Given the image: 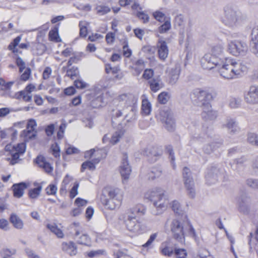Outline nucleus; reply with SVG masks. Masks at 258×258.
I'll list each match as a JSON object with an SVG mask.
<instances>
[{
    "label": "nucleus",
    "instance_id": "nucleus-1",
    "mask_svg": "<svg viewBox=\"0 0 258 258\" xmlns=\"http://www.w3.org/2000/svg\"><path fill=\"white\" fill-rule=\"evenodd\" d=\"M184 220L181 218L174 219L170 225L173 238L181 242L184 241L186 234L195 239L197 238L195 229L188 221L186 215H184Z\"/></svg>",
    "mask_w": 258,
    "mask_h": 258
},
{
    "label": "nucleus",
    "instance_id": "nucleus-2",
    "mask_svg": "<svg viewBox=\"0 0 258 258\" xmlns=\"http://www.w3.org/2000/svg\"><path fill=\"white\" fill-rule=\"evenodd\" d=\"M225 57L223 55V47L221 44L213 46L211 52L206 53L201 59L202 67L205 69L220 68L223 64Z\"/></svg>",
    "mask_w": 258,
    "mask_h": 258
},
{
    "label": "nucleus",
    "instance_id": "nucleus-3",
    "mask_svg": "<svg viewBox=\"0 0 258 258\" xmlns=\"http://www.w3.org/2000/svg\"><path fill=\"white\" fill-rule=\"evenodd\" d=\"M146 208L143 205H137L132 210V215H128L125 220L127 230L136 234L145 232L147 230L145 224L136 219V214L142 216L145 215Z\"/></svg>",
    "mask_w": 258,
    "mask_h": 258
},
{
    "label": "nucleus",
    "instance_id": "nucleus-4",
    "mask_svg": "<svg viewBox=\"0 0 258 258\" xmlns=\"http://www.w3.org/2000/svg\"><path fill=\"white\" fill-rule=\"evenodd\" d=\"M145 198L152 202L156 211L155 215H160L168 206V200L165 191L161 188H156L147 191L145 194Z\"/></svg>",
    "mask_w": 258,
    "mask_h": 258
},
{
    "label": "nucleus",
    "instance_id": "nucleus-5",
    "mask_svg": "<svg viewBox=\"0 0 258 258\" xmlns=\"http://www.w3.org/2000/svg\"><path fill=\"white\" fill-rule=\"evenodd\" d=\"M241 65L239 62L235 61L229 60L227 63H225L224 60L223 61V64L220 68H217L220 75L225 79H231L233 77L239 75L240 73Z\"/></svg>",
    "mask_w": 258,
    "mask_h": 258
},
{
    "label": "nucleus",
    "instance_id": "nucleus-6",
    "mask_svg": "<svg viewBox=\"0 0 258 258\" xmlns=\"http://www.w3.org/2000/svg\"><path fill=\"white\" fill-rule=\"evenodd\" d=\"M107 192L108 198L103 201L107 209L114 210L118 207L122 199V194L118 188H107L105 190Z\"/></svg>",
    "mask_w": 258,
    "mask_h": 258
},
{
    "label": "nucleus",
    "instance_id": "nucleus-7",
    "mask_svg": "<svg viewBox=\"0 0 258 258\" xmlns=\"http://www.w3.org/2000/svg\"><path fill=\"white\" fill-rule=\"evenodd\" d=\"M224 16L223 17V23L230 28H233L240 23L242 17L240 12L233 9L231 7H225Z\"/></svg>",
    "mask_w": 258,
    "mask_h": 258
},
{
    "label": "nucleus",
    "instance_id": "nucleus-8",
    "mask_svg": "<svg viewBox=\"0 0 258 258\" xmlns=\"http://www.w3.org/2000/svg\"><path fill=\"white\" fill-rule=\"evenodd\" d=\"M181 95H189L190 97H215L218 95V92L213 88H184L181 89Z\"/></svg>",
    "mask_w": 258,
    "mask_h": 258
},
{
    "label": "nucleus",
    "instance_id": "nucleus-9",
    "mask_svg": "<svg viewBox=\"0 0 258 258\" xmlns=\"http://www.w3.org/2000/svg\"><path fill=\"white\" fill-rule=\"evenodd\" d=\"M5 149L11 155V158H7V160L10 161V164L14 165L19 162L20 156L25 153L26 145L24 143H18L16 146L9 144L5 146Z\"/></svg>",
    "mask_w": 258,
    "mask_h": 258
},
{
    "label": "nucleus",
    "instance_id": "nucleus-10",
    "mask_svg": "<svg viewBox=\"0 0 258 258\" xmlns=\"http://www.w3.org/2000/svg\"><path fill=\"white\" fill-rule=\"evenodd\" d=\"M207 98H203L202 100L199 101V98H197L194 101V102L197 106L203 107L202 116L205 121L215 119L217 116V113L211 109L210 103Z\"/></svg>",
    "mask_w": 258,
    "mask_h": 258
},
{
    "label": "nucleus",
    "instance_id": "nucleus-11",
    "mask_svg": "<svg viewBox=\"0 0 258 258\" xmlns=\"http://www.w3.org/2000/svg\"><path fill=\"white\" fill-rule=\"evenodd\" d=\"M70 226L74 230L73 237L78 243L86 245L90 244L91 241L90 236L84 232L79 223H74Z\"/></svg>",
    "mask_w": 258,
    "mask_h": 258
},
{
    "label": "nucleus",
    "instance_id": "nucleus-12",
    "mask_svg": "<svg viewBox=\"0 0 258 258\" xmlns=\"http://www.w3.org/2000/svg\"><path fill=\"white\" fill-rule=\"evenodd\" d=\"M160 118L164 123L166 129L172 132L175 128V120L173 118V113L168 107H164L160 111Z\"/></svg>",
    "mask_w": 258,
    "mask_h": 258
},
{
    "label": "nucleus",
    "instance_id": "nucleus-13",
    "mask_svg": "<svg viewBox=\"0 0 258 258\" xmlns=\"http://www.w3.org/2000/svg\"><path fill=\"white\" fill-rule=\"evenodd\" d=\"M228 51L235 56L244 55L248 50V46L242 41H231L228 44Z\"/></svg>",
    "mask_w": 258,
    "mask_h": 258
},
{
    "label": "nucleus",
    "instance_id": "nucleus-14",
    "mask_svg": "<svg viewBox=\"0 0 258 258\" xmlns=\"http://www.w3.org/2000/svg\"><path fill=\"white\" fill-rule=\"evenodd\" d=\"M224 173L225 170L222 167L217 166L210 167L205 176L207 183L210 185L215 184L219 179L222 178Z\"/></svg>",
    "mask_w": 258,
    "mask_h": 258
},
{
    "label": "nucleus",
    "instance_id": "nucleus-15",
    "mask_svg": "<svg viewBox=\"0 0 258 258\" xmlns=\"http://www.w3.org/2000/svg\"><path fill=\"white\" fill-rule=\"evenodd\" d=\"M182 176L184 183V186L187 190V194L189 197L194 198L195 196V184L191 172L189 168L184 167L182 170Z\"/></svg>",
    "mask_w": 258,
    "mask_h": 258
},
{
    "label": "nucleus",
    "instance_id": "nucleus-16",
    "mask_svg": "<svg viewBox=\"0 0 258 258\" xmlns=\"http://www.w3.org/2000/svg\"><path fill=\"white\" fill-rule=\"evenodd\" d=\"M144 154L150 162L154 163L161 157L162 151L160 148L158 147H150L145 150Z\"/></svg>",
    "mask_w": 258,
    "mask_h": 258
},
{
    "label": "nucleus",
    "instance_id": "nucleus-17",
    "mask_svg": "<svg viewBox=\"0 0 258 258\" xmlns=\"http://www.w3.org/2000/svg\"><path fill=\"white\" fill-rule=\"evenodd\" d=\"M131 172V167L127 161V155L124 154L123 156L122 162L120 166V173L122 178L125 179L129 178Z\"/></svg>",
    "mask_w": 258,
    "mask_h": 258
},
{
    "label": "nucleus",
    "instance_id": "nucleus-18",
    "mask_svg": "<svg viewBox=\"0 0 258 258\" xmlns=\"http://www.w3.org/2000/svg\"><path fill=\"white\" fill-rule=\"evenodd\" d=\"M36 123L34 119H29L27 125L26 130L22 131V136L32 139L36 136V132L35 131V127Z\"/></svg>",
    "mask_w": 258,
    "mask_h": 258
},
{
    "label": "nucleus",
    "instance_id": "nucleus-19",
    "mask_svg": "<svg viewBox=\"0 0 258 258\" xmlns=\"http://www.w3.org/2000/svg\"><path fill=\"white\" fill-rule=\"evenodd\" d=\"M61 249L71 256L75 255L78 252L77 246L75 242L73 241L62 242L61 243Z\"/></svg>",
    "mask_w": 258,
    "mask_h": 258
},
{
    "label": "nucleus",
    "instance_id": "nucleus-20",
    "mask_svg": "<svg viewBox=\"0 0 258 258\" xmlns=\"http://www.w3.org/2000/svg\"><path fill=\"white\" fill-rule=\"evenodd\" d=\"M158 53L160 59L164 61L168 56V49L164 40H159L157 44Z\"/></svg>",
    "mask_w": 258,
    "mask_h": 258
},
{
    "label": "nucleus",
    "instance_id": "nucleus-21",
    "mask_svg": "<svg viewBox=\"0 0 258 258\" xmlns=\"http://www.w3.org/2000/svg\"><path fill=\"white\" fill-rule=\"evenodd\" d=\"M239 210L243 214L248 215L250 211V199L248 197H242L239 203Z\"/></svg>",
    "mask_w": 258,
    "mask_h": 258
},
{
    "label": "nucleus",
    "instance_id": "nucleus-22",
    "mask_svg": "<svg viewBox=\"0 0 258 258\" xmlns=\"http://www.w3.org/2000/svg\"><path fill=\"white\" fill-rule=\"evenodd\" d=\"M9 221L14 228L18 230L23 229L24 223L23 220L17 214L12 213L10 216Z\"/></svg>",
    "mask_w": 258,
    "mask_h": 258
},
{
    "label": "nucleus",
    "instance_id": "nucleus-23",
    "mask_svg": "<svg viewBox=\"0 0 258 258\" xmlns=\"http://www.w3.org/2000/svg\"><path fill=\"white\" fill-rule=\"evenodd\" d=\"M27 187V185L25 182H19L18 184H14L12 185V189L14 192V196L17 198L23 197L24 189Z\"/></svg>",
    "mask_w": 258,
    "mask_h": 258
},
{
    "label": "nucleus",
    "instance_id": "nucleus-24",
    "mask_svg": "<svg viewBox=\"0 0 258 258\" xmlns=\"http://www.w3.org/2000/svg\"><path fill=\"white\" fill-rule=\"evenodd\" d=\"M14 83V82H6L5 80L0 78V96L10 95V89Z\"/></svg>",
    "mask_w": 258,
    "mask_h": 258
},
{
    "label": "nucleus",
    "instance_id": "nucleus-25",
    "mask_svg": "<svg viewBox=\"0 0 258 258\" xmlns=\"http://www.w3.org/2000/svg\"><path fill=\"white\" fill-rule=\"evenodd\" d=\"M36 163L38 166L44 169L46 172H52L53 168L50 164L46 161L43 156H38L36 158Z\"/></svg>",
    "mask_w": 258,
    "mask_h": 258
},
{
    "label": "nucleus",
    "instance_id": "nucleus-26",
    "mask_svg": "<svg viewBox=\"0 0 258 258\" xmlns=\"http://www.w3.org/2000/svg\"><path fill=\"white\" fill-rule=\"evenodd\" d=\"M222 142L219 141L217 142H213L210 144L206 145L203 148V151L206 154H210L214 150L220 148L222 145Z\"/></svg>",
    "mask_w": 258,
    "mask_h": 258
},
{
    "label": "nucleus",
    "instance_id": "nucleus-27",
    "mask_svg": "<svg viewBox=\"0 0 258 258\" xmlns=\"http://www.w3.org/2000/svg\"><path fill=\"white\" fill-rule=\"evenodd\" d=\"M180 74V69L175 67L171 69L169 72V83L172 85L177 82Z\"/></svg>",
    "mask_w": 258,
    "mask_h": 258
},
{
    "label": "nucleus",
    "instance_id": "nucleus-28",
    "mask_svg": "<svg viewBox=\"0 0 258 258\" xmlns=\"http://www.w3.org/2000/svg\"><path fill=\"white\" fill-rule=\"evenodd\" d=\"M225 126L230 133L235 134L239 130L236 122L233 119H228Z\"/></svg>",
    "mask_w": 258,
    "mask_h": 258
},
{
    "label": "nucleus",
    "instance_id": "nucleus-29",
    "mask_svg": "<svg viewBox=\"0 0 258 258\" xmlns=\"http://www.w3.org/2000/svg\"><path fill=\"white\" fill-rule=\"evenodd\" d=\"M95 156L97 157L94 159L95 163H98L101 159L104 158L107 155V149L106 148H95Z\"/></svg>",
    "mask_w": 258,
    "mask_h": 258
},
{
    "label": "nucleus",
    "instance_id": "nucleus-30",
    "mask_svg": "<svg viewBox=\"0 0 258 258\" xmlns=\"http://www.w3.org/2000/svg\"><path fill=\"white\" fill-rule=\"evenodd\" d=\"M150 87L153 92H157L162 88V83L159 78H154L150 80L149 82Z\"/></svg>",
    "mask_w": 258,
    "mask_h": 258
},
{
    "label": "nucleus",
    "instance_id": "nucleus-31",
    "mask_svg": "<svg viewBox=\"0 0 258 258\" xmlns=\"http://www.w3.org/2000/svg\"><path fill=\"white\" fill-rule=\"evenodd\" d=\"M152 109L151 104L147 98H145L142 100V112L145 115H149Z\"/></svg>",
    "mask_w": 258,
    "mask_h": 258
},
{
    "label": "nucleus",
    "instance_id": "nucleus-32",
    "mask_svg": "<svg viewBox=\"0 0 258 258\" xmlns=\"http://www.w3.org/2000/svg\"><path fill=\"white\" fill-rule=\"evenodd\" d=\"M162 170L160 167H152L150 171L148 173V178L151 179H154L158 178L161 175Z\"/></svg>",
    "mask_w": 258,
    "mask_h": 258
},
{
    "label": "nucleus",
    "instance_id": "nucleus-33",
    "mask_svg": "<svg viewBox=\"0 0 258 258\" xmlns=\"http://www.w3.org/2000/svg\"><path fill=\"white\" fill-rule=\"evenodd\" d=\"M247 159L244 156L239 158H236L233 161L232 163H230V166L234 170H238V167L242 166L246 161Z\"/></svg>",
    "mask_w": 258,
    "mask_h": 258
},
{
    "label": "nucleus",
    "instance_id": "nucleus-34",
    "mask_svg": "<svg viewBox=\"0 0 258 258\" xmlns=\"http://www.w3.org/2000/svg\"><path fill=\"white\" fill-rule=\"evenodd\" d=\"M124 134V131L121 130L116 131L110 140V143H111L112 145H115V144L119 142L120 139L122 137Z\"/></svg>",
    "mask_w": 258,
    "mask_h": 258
},
{
    "label": "nucleus",
    "instance_id": "nucleus-35",
    "mask_svg": "<svg viewBox=\"0 0 258 258\" xmlns=\"http://www.w3.org/2000/svg\"><path fill=\"white\" fill-rule=\"evenodd\" d=\"M41 185H38L37 187L31 188L28 192V196L31 199H36L42 190Z\"/></svg>",
    "mask_w": 258,
    "mask_h": 258
},
{
    "label": "nucleus",
    "instance_id": "nucleus-36",
    "mask_svg": "<svg viewBox=\"0 0 258 258\" xmlns=\"http://www.w3.org/2000/svg\"><path fill=\"white\" fill-rule=\"evenodd\" d=\"M47 227L48 229H49L52 233H54L55 234H56L58 237L62 238V237H63L64 234L63 233L62 230L60 229H58L56 225L48 224H47Z\"/></svg>",
    "mask_w": 258,
    "mask_h": 258
},
{
    "label": "nucleus",
    "instance_id": "nucleus-37",
    "mask_svg": "<svg viewBox=\"0 0 258 258\" xmlns=\"http://www.w3.org/2000/svg\"><path fill=\"white\" fill-rule=\"evenodd\" d=\"M86 169H89L91 170H95V163L94 162V159L93 161H87L82 163L81 171L83 172Z\"/></svg>",
    "mask_w": 258,
    "mask_h": 258
},
{
    "label": "nucleus",
    "instance_id": "nucleus-38",
    "mask_svg": "<svg viewBox=\"0 0 258 258\" xmlns=\"http://www.w3.org/2000/svg\"><path fill=\"white\" fill-rule=\"evenodd\" d=\"M16 250L15 249L10 250L9 248H3L1 251L3 258H14L13 255L16 253Z\"/></svg>",
    "mask_w": 258,
    "mask_h": 258
},
{
    "label": "nucleus",
    "instance_id": "nucleus-39",
    "mask_svg": "<svg viewBox=\"0 0 258 258\" xmlns=\"http://www.w3.org/2000/svg\"><path fill=\"white\" fill-rule=\"evenodd\" d=\"M161 253L162 254L167 255V256H171L174 252V249L170 246L162 244Z\"/></svg>",
    "mask_w": 258,
    "mask_h": 258
},
{
    "label": "nucleus",
    "instance_id": "nucleus-40",
    "mask_svg": "<svg viewBox=\"0 0 258 258\" xmlns=\"http://www.w3.org/2000/svg\"><path fill=\"white\" fill-rule=\"evenodd\" d=\"M171 28V23L170 20H166L163 24L160 26L158 28V31L160 34H163V33H165L169 30Z\"/></svg>",
    "mask_w": 258,
    "mask_h": 258
},
{
    "label": "nucleus",
    "instance_id": "nucleus-41",
    "mask_svg": "<svg viewBox=\"0 0 258 258\" xmlns=\"http://www.w3.org/2000/svg\"><path fill=\"white\" fill-rule=\"evenodd\" d=\"M79 72L78 68L73 67L69 70H67V76L70 77L72 80L75 79L79 76Z\"/></svg>",
    "mask_w": 258,
    "mask_h": 258
},
{
    "label": "nucleus",
    "instance_id": "nucleus-42",
    "mask_svg": "<svg viewBox=\"0 0 258 258\" xmlns=\"http://www.w3.org/2000/svg\"><path fill=\"white\" fill-rule=\"evenodd\" d=\"M174 252L177 258H186L187 255L184 248H175Z\"/></svg>",
    "mask_w": 258,
    "mask_h": 258
},
{
    "label": "nucleus",
    "instance_id": "nucleus-43",
    "mask_svg": "<svg viewBox=\"0 0 258 258\" xmlns=\"http://www.w3.org/2000/svg\"><path fill=\"white\" fill-rule=\"evenodd\" d=\"M49 37L50 40L52 41L59 42L61 40L58 35L57 29H52V30L50 31L49 32Z\"/></svg>",
    "mask_w": 258,
    "mask_h": 258
},
{
    "label": "nucleus",
    "instance_id": "nucleus-44",
    "mask_svg": "<svg viewBox=\"0 0 258 258\" xmlns=\"http://www.w3.org/2000/svg\"><path fill=\"white\" fill-rule=\"evenodd\" d=\"M172 208L174 212L178 215H182L183 211L178 201H173L172 203Z\"/></svg>",
    "mask_w": 258,
    "mask_h": 258
},
{
    "label": "nucleus",
    "instance_id": "nucleus-45",
    "mask_svg": "<svg viewBox=\"0 0 258 258\" xmlns=\"http://www.w3.org/2000/svg\"><path fill=\"white\" fill-rule=\"evenodd\" d=\"M122 49L123 55H124L125 57H127V58L130 57L132 55V50L128 47L127 41L125 40L124 41Z\"/></svg>",
    "mask_w": 258,
    "mask_h": 258
},
{
    "label": "nucleus",
    "instance_id": "nucleus-46",
    "mask_svg": "<svg viewBox=\"0 0 258 258\" xmlns=\"http://www.w3.org/2000/svg\"><path fill=\"white\" fill-rule=\"evenodd\" d=\"M21 39V36H17L15 38L12 42L9 44L8 46L9 49L12 50L13 52L15 53V47L19 44Z\"/></svg>",
    "mask_w": 258,
    "mask_h": 258
},
{
    "label": "nucleus",
    "instance_id": "nucleus-47",
    "mask_svg": "<svg viewBox=\"0 0 258 258\" xmlns=\"http://www.w3.org/2000/svg\"><path fill=\"white\" fill-rule=\"evenodd\" d=\"M92 100L90 101V106L92 107L96 108L102 106V99L100 97L92 98Z\"/></svg>",
    "mask_w": 258,
    "mask_h": 258
},
{
    "label": "nucleus",
    "instance_id": "nucleus-48",
    "mask_svg": "<svg viewBox=\"0 0 258 258\" xmlns=\"http://www.w3.org/2000/svg\"><path fill=\"white\" fill-rule=\"evenodd\" d=\"M246 184L250 187L258 189V179L248 178L246 180Z\"/></svg>",
    "mask_w": 258,
    "mask_h": 258
},
{
    "label": "nucleus",
    "instance_id": "nucleus-49",
    "mask_svg": "<svg viewBox=\"0 0 258 258\" xmlns=\"http://www.w3.org/2000/svg\"><path fill=\"white\" fill-rule=\"evenodd\" d=\"M247 95L250 97H258V86H251L247 92Z\"/></svg>",
    "mask_w": 258,
    "mask_h": 258
},
{
    "label": "nucleus",
    "instance_id": "nucleus-50",
    "mask_svg": "<svg viewBox=\"0 0 258 258\" xmlns=\"http://www.w3.org/2000/svg\"><path fill=\"white\" fill-rule=\"evenodd\" d=\"M241 104L240 98H231L229 106L231 108H236L240 106Z\"/></svg>",
    "mask_w": 258,
    "mask_h": 258
},
{
    "label": "nucleus",
    "instance_id": "nucleus-51",
    "mask_svg": "<svg viewBox=\"0 0 258 258\" xmlns=\"http://www.w3.org/2000/svg\"><path fill=\"white\" fill-rule=\"evenodd\" d=\"M51 149L54 157H60V148L57 143L52 145L51 147Z\"/></svg>",
    "mask_w": 258,
    "mask_h": 258
},
{
    "label": "nucleus",
    "instance_id": "nucleus-52",
    "mask_svg": "<svg viewBox=\"0 0 258 258\" xmlns=\"http://www.w3.org/2000/svg\"><path fill=\"white\" fill-rule=\"evenodd\" d=\"M251 37L250 42H258V25L252 28Z\"/></svg>",
    "mask_w": 258,
    "mask_h": 258
},
{
    "label": "nucleus",
    "instance_id": "nucleus-53",
    "mask_svg": "<svg viewBox=\"0 0 258 258\" xmlns=\"http://www.w3.org/2000/svg\"><path fill=\"white\" fill-rule=\"evenodd\" d=\"M17 65L19 68V72H22L25 69V61L20 56H17L16 59Z\"/></svg>",
    "mask_w": 258,
    "mask_h": 258
},
{
    "label": "nucleus",
    "instance_id": "nucleus-54",
    "mask_svg": "<svg viewBox=\"0 0 258 258\" xmlns=\"http://www.w3.org/2000/svg\"><path fill=\"white\" fill-rule=\"evenodd\" d=\"M166 151L169 155V158L171 159V162L172 164H174V162L175 160V158L174 156V154L173 151V148L171 146L168 145L166 147Z\"/></svg>",
    "mask_w": 258,
    "mask_h": 258
},
{
    "label": "nucleus",
    "instance_id": "nucleus-55",
    "mask_svg": "<svg viewBox=\"0 0 258 258\" xmlns=\"http://www.w3.org/2000/svg\"><path fill=\"white\" fill-rule=\"evenodd\" d=\"M47 195H55L57 190V188L54 184H49L45 189Z\"/></svg>",
    "mask_w": 258,
    "mask_h": 258
},
{
    "label": "nucleus",
    "instance_id": "nucleus-56",
    "mask_svg": "<svg viewBox=\"0 0 258 258\" xmlns=\"http://www.w3.org/2000/svg\"><path fill=\"white\" fill-rule=\"evenodd\" d=\"M257 135L254 133H249L247 134V142L252 145H256Z\"/></svg>",
    "mask_w": 258,
    "mask_h": 258
},
{
    "label": "nucleus",
    "instance_id": "nucleus-57",
    "mask_svg": "<svg viewBox=\"0 0 258 258\" xmlns=\"http://www.w3.org/2000/svg\"><path fill=\"white\" fill-rule=\"evenodd\" d=\"M174 25L180 26L183 25L184 23L183 17L181 14H179V15H177L175 17L174 20Z\"/></svg>",
    "mask_w": 258,
    "mask_h": 258
},
{
    "label": "nucleus",
    "instance_id": "nucleus-58",
    "mask_svg": "<svg viewBox=\"0 0 258 258\" xmlns=\"http://www.w3.org/2000/svg\"><path fill=\"white\" fill-rule=\"evenodd\" d=\"M79 187V184L78 182H75V184L70 191V197L71 198H74L78 194V188Z\"/></svg>",
    "mask_w": 258,
    "mask_h": 258
},
{
    "label": "nucleus",
    "instance_id": "nucleus-59",
    "mask_svg": "<svg viewBox=\"0 0 258 258\" xmlns=\"http://www.w3.org/2000/svg\"><path fill=\"white\" fill-rule=\"evenodd\" d=\"M95 95L97 97H103V95H107V92L106 89L105 88H96L95 89Z\"/></svg>",
    "mask_w": 258,
    "mask_h": 258
},
{
    "label": "nucleus",
    "instance_id": "nucleus-60",
    "mask_svg": "<svg viewBox=\"0 0 258 258\" xmlns=\"http://www.w3.org/2000/svg\"><path fill=\"white\" fill-rule=\"evenodd\" d=\"M153 74L154 71L152 69H146L143 74V77L145 79H150Z\"/></svg>",
    "mask_w": 258,
    "mask_h": 258
},
{
    "label": "nucleus",
    "instance_id": "nucleus-61",
    "mask_svg": "<svg viewBox=\"0 0 258 258\" xmlns=\"http://www.w3.org/2000/svg\"><path fill=\"white\" fill-rule=\"evenodd\" d=\"M24 73L21 75V79L23 81H26L29 79L31 74V70L30 68L25 69Z\"/></svg>",
    "mask_w": 258,
    "mask_h": 258
},
{
    "label": "nucleus",
    "instance_id": "nucleus-62",
    "mask_svg": "<svg viewBox=\"0 0 258 258\" xmlns=\"http://www.w3.org/2000/svg\"><path fill=\"white\" fill-rule=\"evenodd\" d=\"M250 47L251 52L258 57V42H250Z\"/></svg>",
    "mask_w": 258,
    "mask_h": 258
},
{
    "label": "nucleus",
    "instance_id": "nucleus-63",
    "mask_svg": "<svg viewBox=\"0 0 258 258\" xmlns=\"http://www.w3.org/2000/svg\"><path fill=\"white\" fill-rule=\"evenodd\" d=\"M137 16L140 19L142 20L144 23H147L149 21V17L148 15L144 12H138Z\"/></svg>",
    "mask_w": 258,
    "mask_h": 258
},
{
    "label": "nucleus",
    "instance_id": "nucleus-64",
    "mask_svg": "<svg viewBox=\"0 0 258 258\" xmlns=\"http://www.w3.org/2000/svg\"><path fill=\"white\" fill-rule=\"evenodd\" d=\"M114 256L116 258H127L129 257L127 254L121 250H118L113 252Z\"/></svg>",
    "mask_w": 258,
    "mask_h": 258
}]
</instances>
